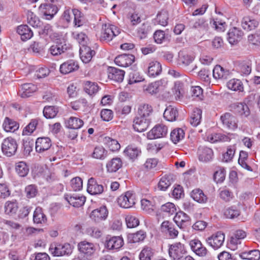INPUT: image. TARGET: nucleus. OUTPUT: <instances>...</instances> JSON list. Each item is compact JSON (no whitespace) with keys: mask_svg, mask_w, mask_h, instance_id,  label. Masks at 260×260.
I'll list each match as a JSON object with an SVG mask.
<instances>
[{"mask_svg":"<svg viewBox=\"0 0 260 260\" xmlns=\"http://www.w3.org/2000/svg\"><path fill=\"white\" fill-rule=\"evenodd\" d=\"M108 215V211L105 206L93 210L90 214L92 220L95 222H100L105 220Z\"/></svg>","mask_w":260,"mask_h":260,"instance_id":"obj_11","label":"nucleus"},{"mask_svg":"<svg viewBox=\"0 0 260 260\" xmlns=\"http://www.w3.org/2000/svg\"><path fill=\"white\" fill-rule=\"evenodd\" d=\"M72 36L78 41L81 46L87 45L88 38L84 33L74 31L72 32Z\"/></svg>","mask_w":260,"mask_h":260,"instance_id":"obj_55","label":"nucleus"},{"mask_svg":"<svg viewBox=\"0 0 260 260\" xmlns=\"http://www.w3.org/2000/svg\"><path fill=\"white\" fill-rule=\"evenodd\" d=\"M258 25V22L257 20L248 16L243 17L241 21L242 28L247 31L255 29Z\"/></svg>","mask_w":260,"mask_h":260,"instance_id":"obj_26","label":"nucleus"},{"mask_svg":"<svg viewBox=\"0 0 260 260\" xmlns=\"http://www.w3.org/2000/svg\"><path fill=\"white\" fill-rule=\"evenodd\" d=\"M229 89L234 91H242L243 86L242 82L239 79H232L227 83Z\"/></svg>","mask_w":260,"mask_h":260,"instance_id":"obj_46","label":"nucleus"},{"mask_svg":"<svg viewBox=\"0 0 260 260\" xmlns=\"http://www.w3.org/2000/svg\"><path fill=\"white\" fill-rule=\"evenodd\" d=\"M17 32L20 36L21 39L26 41L30 39L33 36V32L27 25H21L17 28Z\"/></svg>","mask_w":260,"mask_h":260,"instance_id":"obj_29","label":"nucleus"},{"mask_svg":"<svg viewBox=\"0 0 260 260\" xmlns=\"http://www.w3.org/2000/svg\"><path fill=\"white\" fill-rule=\"evenodd\" d=\"M189 217L182 211H180L176 214L174 217V220L180 228H183L186 226V223L189 220Z\"/></svg>","mask_w":260,"mask_h":260,"instance_id":"obj_30","label":"nucleus"},{"mask_svg":"<svg viewBox=\"0 0 260 260\" xmlns=\"http://www.w3.org/2000/svg\"><path fill=\"white\" fill-rule=\"evenodd\" d=\"M4 129L7 132H14L19 128L18 123L8 117H6L3 124Z\"/></svg>","mask_w":260,"mask_h":260,"instance_id":"obj_37","label":"nucleus"},{"mask_svg":"<svg viewBox=\"0 0 260 260\" xmlns=\"http://www.w3.org/2000/svg\"><path fill=\"white\" fill-rule=\"evenodd\" d=\"M198 154L200 161L208 162L212 160L213 156V152L209 147L201 146L199 148Z\"/></svg>","mask_w":260,"mask_h":260,"instance_id":"obj_19","label":"nucleus"},{"mask_svg":"<svg viewBox=\"0 0 260 260\" xmlns=\"http://www.w3.org/2000/svg\"><path fill=\"white\" fill-rule=\"evenodd\" d=\"M117 202L122 208H131L136 203V196L133 191H128L118 198Z\"/></svg>","mask_w":260,"mask_h":260,"instance_id":"obj_4","label":"nucleus"},{"mask_svg":"<svg viewBox=\"0 0 260 260\" xmlns=\"http://www.w3.org/2000/svg\"><path fill=\"white\" fill-rule=\"evenodd\" d=\"M193 60V56L189 55L183 51L179 52L178 53V63L179 65L187 67Z\"/></svg>","mask_w":260,"mask_h":260,"instance_id":"obj_34","label":"nucleus"},{"mask_svg":"<svg viewBox=\"0 0 260 260\" xmlns=\"http://www.w3.org/2000/svg\"><path fill=\"white\" fill-rule=\"evenodd\" d=\"M191 197L196 202L200 203H205L207 201V198L200 189H193L190 193Z\"/></svg>","mask_w":260,"mask_h":260,"instance_id":"obj_39","label":"nucleus"},{"mask_svg":"<svg viewBox=\"0 0 260 260\" xmlns=\"http://www.w3.org/2000/svg\"><path fill=\"white\" fill-rule=\"evenodd\" d=\"M153 255L152 249L150 247H145L143 249L139 255L140 260H151Z\"/></svg>","mask_w":260,"mask_h":260,"instance_id":"obj_63","label":"nucleus"},{"mask_svg":"<svg viewBox=\"0 0 260 260\" xmlns=\"http://www.w3.org/2000/svg\"><path fill=\"white\" fill-rule=\"evenodd\" d=\"M72 14L74 16V23L75 26L80 27L84 23L83 16L81 12L78 9H72Z\"/></svg>","mask_w":260,"mask_h":260,"instance_id":"obj_52","label":"nucleus"},{"mask_svg":"<svg viewBox=\"0 0 260 260\" xmlns=\"http://www.w3.org/2000/svg\"><path fill=\"white\" fill-rule=\"evenodd\" d=\"M104 143L112 151L118 150L120 148V145L118 141L110 137H105L104 138Z\"/></svg>","mask_w":260,"mask_h":260,"instance_id":"obj_49","label":"nucleus"},{"mask_svg":"<svg viewBox=\"0 0 260 260\" xmlns=\"http://www.w3.org/2000/svg\"><path fill=\"white\" fill-rule=\"evenodd\" d=\"M229 74V71L225 70L219 65H216L213 70V76L216 79H226Z\"/></svg>","mask_w":260,"mask_h":260,"instance_id":"obj_40","label":"nucleus"},{"mask_svg":"<svg viewBox=\"0 0 260 260\" xmlns=\"http://www.w3.org/2000/svg\"><path fill=\"white\" fill-rule=\"evenodd\" d=\"M37 89V87L35 85L32 83H25L21 85L19 94L23 98L29 97Z\"/></svg>","mask_w":260,"mask_h":260,"instance_id":"obj_24","label":"nucleus"},{"mask_svg":"<svg viewBox=\"0 0 260 260\" xmlns=\"http://www.w3.org/2000/svg\"><path fill=\"white\" fill-rule=\"evenodd\" d=\"M220 120L227 127L234 129L237 127L236 118L230 113H225L220 116Z\"/></svg>","mask_w":260,"mask_h":260,"instance_id":"obj_25","label":"nucleus"},{"mask_svg":"<svg viewBox=\"0 0 260 260\" xmlns=\"http://www.w3.org/2000/svg\"><path fill=\"white\" fill-rule=\"evenodd\" d=\"M73 248L69 243H52L49 247V251L54 256H61L70 255L72 253Z\"/></svg>","mask_w":260,"mask_h":260,"instance_id":"obj_2","label":"nucleus"},{"mask_svg":"<svg viewBox=\"0 0 260 260\" xmlns=\"http://www.w3.org/2000/svg\"><path fill=\"white\" fill-rule=\"evenodd\" d=\"M58 6L57 4H43L40 6L39 10L46 16V19L51 20L57 13Z\"/></svg>","mask_w":260,"mask_h":260,"instance_id":"obj_7","label":"nucleus"},{"mask_svg":"<svg viewBox=\"0 0 260 260\" xmlns=\"http://www.w3.org/2000/svg\"><path fill=\"white\" fill-rule=\"evenodd\" d=\"M146 233L142 230L128 235V239L133 243L140 242L143 241L146 238Z\"/></svg>","mask_w":260,"mask_h":260,"instance_id":"obj_51","label":"nucleus"},{"mask_svg":"<svg viewBox=\"0 0 260 260\" xmlns=\"http://www.w3.org/2000/svg\"><path fill=\"white\" fill-rule=\"evenodd\" d=\"M135 57L132 54H123L117 56L114 59L115 63L118 66L127 67L135 61Z\"/></svg>","mask_w":260,"mask_h":260,"instance_id":"obj_14","label":"nucleus"},{"mask_svg":"<svg viewBox=\"0 0 260 260\" xmlns=\"http://www.w3.org/2000/svg\"><path fill=\"white\" fill-rule=\"evenodd\" d=\"M39 88L45 90L43 92V99L45 100L50 101L54 97V93L52 92L51 88L48 87L47 85H42L39 87Z\"/></svg>","mask_w":260,"mask_h":260,"instance_id":"obj_57","label":"nucleus"},{"mask_svg":"<svg viewBox=\"0 0 260 260\" xmlns=\"http://www.w3.org/2000/svg\"><path fill=\"white\" fill-rule=\"evenodd\" d=\"M161 230L164 233H168L172 238L176 237L178 234V232L174 228V225L169 221H165L161 223Z\"/></svg>","mask_w":260,"mask_h":260,"instance_id":"obj_28","label":"nucleus"},{"mask_svg":"<svg viewBox=\"0 0 260 260\" xmlns=\"http://www.w3.org/2000/svg\"><path fill=\"white\" fill-rule=\"evenodd\" d=\"M64 198L71 205L77 208L83 206L86 201L85 197L78 194H65Z\"/></svg>","mask_w":260,"mask_h":260,"instance_id":"obj_16","label":"nucleus"},{"mask_svg":"<svg viewBox=\"0 0 260 260\" xmlns=\"http://www.w3.org/2000/svg\"><path fill=\"white\" fill-rule=\"evenodd\" d=\"M202 110L199 108L193 110L190 117V123L194 127L198 126L201 122L202 118Z\"/></svg>","mask_w":260,"mask_h":260,"instance_id":"obj_43","label":"nucleus"},{"mask_svg":"<svg viewBox=\"0 0 260 260\" xmlns=\"http://www.w3.org/2000/svg\"><path fill=\"white\" fill-rule=\"evenodd\" d=\"M122 166V162L120 158L114 157L109 161L106 165L107 171L114 173L117 171Z\"/></svg>","mask_w":260,"mask_h":260,"instance_id":"obj_27","label":"nucleus"},{"mask_svg":"<svg viewBox=\"0 0 260 260\" xmlns=\"http://www.w3.org/2000/svg\"><path fill=\"white\" fill-rule=\"evenodd\" d=\"M66 126L69 128L79 129L81 127L84 122L82 120L75 117H71L65 122Z\"/></svg>","mask_w":260,"mask_h":260,"instance_id":"obj_38","label":"nucleus"},{"mask_svg":"<svg viewBox=\"0 0 260 260\" xmlns=\"http://www.w3.org/2000/svg\"><path fill=\"white\" fill-rule=\"evenodd\" d=\"M108 152L102 146L96 147L92 153L94 158L100 159H104L107 156Z\"/></svg>","mask_w":260,"mask_h":260,"instance_id":"obj_53","label":"nucleus"},{"mask_svg":"<svg viewBox=\"0 0 260 260\" xmlns=\"http://www.w3.org/2000/svg\"><path fill=\"white\" fill-rule=\"evenodd\" d=\"M178 116V111L176 108L170 106L168 107L164 113V118L169 121H173L176 120Z\"/></svg>","mask_w":260,"mask_h":260,"instance_id":"obj_41","label":"nucleus"},{"mask_svg":"<svg viewBox=\"0 0 260 260\" xmlns=\"http://www.w3.org/2000/svg\"><path fill=\"white\" fill-rule=\"evenodd\" d=\"M144 80V78L140 75L139 72L136 70H132L129 74L128 84L140 82Z\"/></svg>","mask_w":260,"mask_h":260,"instance_id":"obj_54","label":"nucleus"},{"mask_svg":"<svg viewBox=\"0 0 260 260\" xmlns=\"http://www.w3.org/2000/svg\"><path fill=\"white\" fill-rule=\"evenodd\" d=\"M68 47L67 46L65 42H57V44L52 45L49 49L50 53L54 56H56L61 54L67 50Z\"/></svg>","mask_w":260,"mask_h":260,"instance_id":"obj_36","label":"nucleus"},{"mask_svg":"<svg viewBox=\"0 0 260 260\" xmlns=\"http://www.w3.org/2000/svg\"><path fill=\"white\" fill-rule=\"evenodd\" d=\"M58 111L57 108L53 106L45 107L43 110L44 116L46 118H52L56 116Z\"/></svg>","mask_w":260,"mask_h":260,"instance_id":"obj_58","label":"nucleus"},{"mask_svg":"<svg viewBox=\"0 0 260 260\" xmlns=\"http://www.w3.org/2000/svg\"><path fill=\"white\" fill-rule=\"evenodd\" d=\"M151 31V27L147 22L144 23L139 26L137 29L136 35L137 37L142 40L147 38L148 35Z\"/></svg>","mask_w":260,"mask_h":260,"instance_id":"obj_33","label":"nucleus"},{"mask_svg":"<svg viewBox=\"0 0 260 260\" xmlns=\"http://www.w3.org/2000/svg\"><path fill=\"white\" fill-rule=\"evenodd\" d=\"M153 112V109L151 105L143 103L139 105L138 109V115L141 117L149 118L150 115Z\"/></svg>","mask_w":260,"mask_h":260,"instance_id":"obj_35","label":"nucleus"},{"mask_svg":"<svg viewBox=\"0 0 260 260\" xmlns=\"http://www.w3.org/2000/svg\"><path fill=\"white\" fill-rule=\"evenodd\" d=\"M51 146V140L48 137L39 138L36 142V150L39 153L48 150Z\"/></svg>","mask_w":260,"mask_h":260,"instance_id":"obj_17","label":"nucleus"},{"mask_svg":"<svg viewBox=\"0 0 260 260\" xmlns=\"http://www.w3.org/2000/svg\"><path fill=\"white\" fill-rule=\"evenodd\" d=\"M126 225L129 228H134L139 224V219L133 215H128L125 218Z\"/></svg>","mask_w":260,"mask_h":260,"instance_id":"obj_64","label":"nucleus"},{"mask_svg":"<svg viewBox=\"0 0 260 260\" xmlns=\"http://www.w3.org/2000/svg\"><path fill=\"white\" fill-rule=\"evenodd\" d=\"M224 215L228 218H234L240 215V211L236 207H231L227 208L224 213Z\"/></svg>","mask_w":260,"mask_h":260,"instance_id":"obj_60","label":"nucleus"},{"mask_svg":"<svg viewBox=\"0 0 260 260\" xmlns=\"http://www.w3.org/2000/svg\"><path fill=\"white\" fill-rule=\"evenodd\" d=\"M28 23L34 27H39L42 25L39 18L31 11H28L27 13Z\"/></svg>","mask_w":260,"mask_h":260,"instance_id":"obj_47","label":"nucleus"},{"mask_svg":"<svg viewBox=\"0 0 260 260\" xmlns=\"http://www.w3.org/2000/svg\"><path fill=\"white\" fill-rule=\"evenodd\" d=\"M231 108L235 113L245 117L250 115V110L248 106L244 103H236L231 105Z\"/></svg>","mask_w":260,"mask_h":260,"instance_id":"obj_20","label":"nucleus"},{"mask_svg":"<svg viewBox=\"0 0 260 260\" xmlns=\"http://www.w3.org/2000/svg\"><path fill=\"white\" fill-rule=\"evenodd\" d=\"M94 54L95 51L91 50V48L87 45L80 46V56L83 62H89Z\"/></svg>","mask_w":260,"mask_h":260,"instance_id":"obj_23","label":"nucleus"},{"mask_svg":"<svg viewBox=\"0 0 260 260\" xmlns=\"http://www.w3.org/2000/svg\"><path fill=\"white\" fill-rule=\"evenodd\" d=\"M168 19V13L166 11H161L157 14L154 23L165 26L167 25Z\"/></svg>","mask_w":260,"mask_h":260,"instance_id":"obj_42","label":"nucleus"},{"mask_svg":"<svg viewBox=\"0 0 260 260\" xmlns=\"http://www.w3.org/2000/svg\"><path fill=\"white\" fill-rule=\"evenodd\" d=\"M85 91L90 95L96 93L99 89L98 84L94 82L86 81L84 84Z\"/></svg>","mask_w":260,"mask_h":260,"instance_id":"obj_48","label":"nucleus"},{"mask_svg":"<svg viewBox=\"0 0 260 260\" xmlns=\"http://www.w3.org/2000/svg\"><path fill=\"white\" fill-rule=\"evenodd\" d=\"M5 209L7 214H13L17 212L18 206L15 202L8 201L5 204Z\"/></svg>","mask_w":260,"mask_h":260,"instance_id":"obj_59","label":"nucleus"},{"mask_svg":"<svg viewBox=\"0 0 260 260\" xmlns=\"http://www.w3.org/2000/svg\"><path fill=\"white\" fill-rule=\"evenodd\" d=\"M123 240L120 236L107 237L105 241V247L110 250H117L123 245Z\"/></svg>","mask_w":260,"mask_h":260,"instance_id":"obj_12","label":"nucleus"},{"mask_svg":"<svg viewBox=\"0 0 260 260\" xmlns=\"http://www.w3.org/2000/svg\"><path fill=\"white\" fill-rule=\"evenodd\" d=\"M120 33V30L117 26L110 24H105L102 26L100 40L110 42Z\"/></svg>","mask_w":260,"mask_h":260,"instance_id":"obj_1","label":"nucleus"},{"mask_svg":"<svg viewBox=\"0 0 260 260\" xmlns=\"http://www.w3.org/2000/svg\"><path fill=\"white\" fill-rule=\"evenodd\" d=\"M168 133L167 127L163 124L155 126L148 134L150 139L160 138L165 137Z\"/></svg>","mask_w":260,"mask_h":260,"instance_id":"obj_8","label":"nucleus"},{"mask_svg":"<svg viewBox=\"0 0 260 260\" xmlns=\"http://www.w3.org/2000/svg\"><path fill=\"white\" fill-rule=\"evenodd\" d=\"M186 252L184 246L180 242L172 244L169 247V254L174 260H180Z\"/></svg>","mask_w":260,"mask_h":260,"instance_id":"obj_6","label":"nucleus"},{"mask_svg":"<svg viewBox=\"0 0 260 260\" xmlns=\"http://www.w3.org/2000/svg\"><path fill=\"white\" fill-rule=\"evenodd\" d=\"M162 71L161 65L157 61H152L149 63L148 73L150 77H156L159 75Z\"/></svg>","mask_w":260,"mask_h":260,"instance_id":"obj_32","label":"nucleus"},{"mask_svg":"<svg viewBox=\"0 0 260 260\" xmlns=\"http://www.w3.org/2000/svg\"><path fill=\"white\" fill-rule=\"evenodd\" d=\"M79 68V66L77 61L70 59L60 65L59 71L62 74H67L77 71Z\"/></svg>","mask_w":260,"mask_h":260,"instance_id":"obj_13","label":"nucleus"},{"mask_svg":"<svg viewBox=\"0 0 260 260\" xmlns=\"http://www.w3.org/2000/svg\"><path fill=\"white\" fill-rule=\"evenodd\" d=\"M16 171L21 177H24L28 173L29 169L26 163L23 161H20L16 165Z\"/></svg>","mask_w":260,"mask_h":260,"instance_id":"obj_50","label":"nucleus"},{"mask_svg":"<svg viewBox=\"0 0 260 260\" xmlns=\"http://www.w3.org/2000/svg\"><path fill=\"white\" fill-rule=\"evenodd\" d=\"M33 221L36 224H44L47 221V218L43 209L40 207L36 208L33 215Z\"/></svg>","mask_w":260,"mask_h":260,"instance_id":"obj_31","label":"nucleus"},{"mask_svg":"<svg viewBox=\"0 0 260 260\" xmlns=\"http://www.w3.org/2000/svg\"><path fill=\"white\" fill-rule=\"evenodd\" d=\"M38 123V121L37 119H32L29 124L24 128L22 132L23 135L29 136L31 135L36 129Z\"/></svg>","mask_w":260,"mask_h":260,"instance_id":"obj_56","label":"nucleus"},{"mask_svg":"<svg viewBox=\"0 0 260 260\" xmlns=\"http://www.w3.org/2000/svg\"><path fill=\"white\" fill-rule=\"evenodd\" d=\"M17 147L16 141L11 137L5 139L2 144L3 153L9 157L15 154Z\"/></svg>","mask_w":260,"mask_h":260,"instance_id":"obj_3","label":"nucleus"},{"mask_svg":"<svg viewBox=\"0 0 260 260\" xmlns=\"http://www.w3.org/2000/svg\"><path fill=\"white\" fill-rule=\"evenodd\" d=\"M189 245L191 250L199 256H205L208 253L206 247L198 239L191 240L189 242Z\"/></svg>","mask_w":260,"mask_h":260,"instance_id":"obj_10","label":"nucleus"},{"mask_svg":"<svg viewBox=\"0 0 260 260\" xmlns=\"http://www.w3.org/2000/svg\"><path fill=\"white\" fill-rule=\"evenodd\" d=\"M87 190L91 194H100L104 191V186L91 177L88 179Z\"/></svg>","mask_w":260,"mask_h":260,"instance_id":"obj_15","label":"nucleus"},{"mask_svg":"<svg viewBox=\"0 0 260 260\" xmlns=\"http://www.w3.org/2000/svg\"><path fill=\"white\" fill-rule=\"evenodd\" d=\"M109 79L117 82H121L124 79L125 72L114 67H109L108 69Z\"/></svg>","mask_w":260,"mask_h":260,"instance_id":"obj_18","label":"nucleus"},{"mask_svg":"<svg viewBox=\"0 0 260 260\" xmlns=\"http://www.w3.org/2000/svg\"><path fill=\"white\" fill-rule=\"evenodd\" d=\"M150 119L137 115L133 121L134 129L138 132L146 131L150 124Z\"/></svg>","mask_w":260,"mask_h":260,"instance_id":"obj_9","label":"nucleus"},{"mask_svg":"<svg viewBox=\"0 0 260 260\" xmlns=\"http://www.w3.org/2000/svg\"><path fill=\"white\" fill-rule=\"evenodd\" d=\"M171 178H172L171 176L162 177L158 183V188L161 190H166L171 184Z\"/></svg>","mask_w":260,"mask_h":260,"instance_id":"obj_62","label":"nucleus"},{"mask_svg":"<svg viewBox=\"0 0 260 260\" xmlns=\"http://www.w3.org/2000/svg\"><path fill=\"white\" fill-rule=\"evenodd\" d=\"M243 35V32L239 28L233 27L228 33L227 39L231 44L234 45L241 40Z\"/></svg>","mask_w":260,"mask_h":260,"instance_id":"obj_22","label":"nucleus"},{"mask_svg":"<svg viewBox=\"0 0 260 260\" xmlns=\"http://www.w3.org/2000/svg\"><path fill=\"white\" fill-rule=\"evenodd\" d=\"M192 28L199 29L200 31H206L208 28V23L203 19H199L194 22Z\"/></svg>","mask_w":260,"mask_h":260,"instance_id":"obj_61","label":"nucleus"},{"mask_svg":"<svg viewBox=\"0 0 260 260\" xmlns=\"http://www.w3.org/2000/svg\"><path fill=\"white\" fill-rule=\"evenodd\" d=\"M141 150L134 146H128L124 151V153L130 159L136 158L141 153Z\"/></svg>","mask_w":260,"mask_h":260,"instance_id":"obj_45","label":"nucleus"},{"mask_svg":"<svg viewBox=\"0 0 260 260\" xmlns=\"http://www.w3.org/2000/svg\"><path fill=\"white\" fill-rule=\"evenodd\" d=\"M225 235L221 232H218L206 239L207 243L214 249L219 248L224 241Z\"/></svg>","mask_w":260,"mask_h":260,"instance_id":"obj_5","label":"nucleus"},{"mask_svg":"<svg viewBox=\"0 0 260 260\" xmlns=\"http://www.w3.org/2000/svg\"><path fill=\"white\" fill-rule=\"evenodd\" d=\"M78 249L85 256H91L95 251L94 245L89 242L83 241L78 244Z\"/></svg>","mask_w":260,"mask_h":260,"instance_id":"obj_21","label":"nucleus"},{"mask_svg":"<svg viewBox=\"0 0 260 260\" xmlns=\"http://www.w3.org/2000/svg\"><path fill=\"white\" fill-rule=\"evenodd\" d=\"M184 131L180 128H175L173 130L170 134V138L172 142L176 144L184 137Z\"/></svg>","mask_w":260,"mask_h":260,"instance_id":"obj_44","label":"nucleus"}]
</instances>
